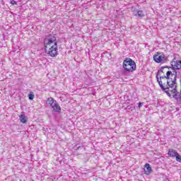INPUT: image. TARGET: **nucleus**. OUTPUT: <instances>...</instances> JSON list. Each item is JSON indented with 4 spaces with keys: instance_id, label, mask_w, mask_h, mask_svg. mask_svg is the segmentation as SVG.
Instances as JSON below:
<instances>
[{
    "instance_id": "6e6552de",
    "label": "nucleus",
    "mask_w": 181,
    "mask_h": 181,
    "mask_svg": "<svg viewBox=\"0 0 181 181\" xmlns=\"http://www.w3.org/2000/svg\"><path fill=\"white\" fill-rule=\"evenodd\" d=\"M173 70H180L181 69V61L177 60L171 62Z\"/></svg>"
},
{
    "instance_id": "ddd939ff",
    "label": "nucleus",
    "mask_w": 181,
    "mask_h": 181,
    "mask_svg": "<svg viewBox=\"0 0 181 181\" xmlns=\"http://www.w3.org/2000/svg\"><path fill=\"white\" fill-rule=\"evenodd\" d=\"M165 69H168V66H162V67L158 71V73L156 74V78L160 77V73H164V72H163V70H165Z\"/></svg>"
},
{
    "instance_id": "9b49d317",
    "label": "nucleus",
    "mask_w": 181,
    "mask_h": 181,
    "mask_svg": "<svg viewBox=\"0 0 181 181\" xmlns=\"http://www.w3.org/2000/svg\"><path fill=\"white\" fill-rule=\"evenodd\" d=\"M177 152L176 151H175L174 149L173 148H170L168 150V155L169 156H170L171 158H175L176 156L177 155Z\"/></svg>"
},
{
    "instance_id": "f257e3e1",
    "label": "nucleus",
    "mask_w": 181,
    "mask_h": 181,
    "mask_svg": "<svg viewBox=\"0 0 181 181\" xmlns=\"http://www.w3.org/2000/svg\"><path fill=\"white\" fill-rule=\"evenodd\" d=\"M177 77V72L173 71H168L166 76H160V78H156L160 88L163 91H164L168 97H172V95L169 93V90H175L177 87V83H176V78Z\"/></svg>"
},
{
    "instance_id": "7ed1b4c3",
    "label": "nucleus",
    "mask_w": 181,
    "mask_h": 181,
    "mask_svg": "<svg viewBox=\"0 0 181 181\" xmlns=\"http://www.w3.org/2000/svg\"><path fill=\"white\" fill-rule=\"evenodd\" d=\"M45 50L47 52V49L52 46L57 45V40L56 37L52 34L46 35L44 39Z\"/></svg>"
},
{
    "instance_id": "1a4fd4ad",
    "label": "nucleus",
    "mask_w": 181,
    "mask_h": 181,
    "mask_svg": "<svg viewBox=\"0 0 181 181\" xmlns=\"http://www.w3.org/2000/svg\"><path fill=\"white\" fill-rule=\"evenodd\" d=\"M144 170L145 175H151V173H152V168L151 167V165H149V163H146L144 165Z\"/></svg>"
},
{
    "instance_id": "a211bd4d",
    "label": "nucleus",
    "mask_w": 181,
    "mask_h": 181,
    "mask_svg": "<svg viewBox=\"0 0 181 181\" xmlns=\"http://www.w3.org/2000/svg\"><path fill=\"white\" fill-rule=\"evenodd\" d=\"M142 105H144V103H139V104H138L139 108H141V107H142Z\"/></svg>"
},
{
    "instance_id": "20e7f679",
    "label": "nucleus",
    "mask_w": 181,
    "mask_h": 181,
    "mask_svg": "<svg viewBox=\"0 0 181 181\" xmlns=\"http://www.w3.org/2000/svg\"><path fill=\"white\" fill-rule=\"evenodd\" d=\"M47 105L54 112H62V107L53 98H48L47 100Z\"/></svg>"
},
{
    "instance_id": "423d86ee",
    "label": "nucleus",
    "mask_w": 181,
    "mask_h": 181,
    "mask_svg": "<svg viewBox=\"0 0 181 181\" xmlns=\"http://www.w3.org/2000/svg\"><path fill=\"white\" fill-rule=\"evenodd\" d=\"M59 50L57 45L52 46V47H48V50L47 49V53L51 57H56L57 54H59V52H57Z\"/></svg>"
},
{
    "instance_id": "39448f33",
    "label": "nucleus",
    "mask_w": 181,
    "mask_h": 181,
    "mask_svg": "<svg viewBox=\"0 0 181 181\" xmlns=\"http://www.w3.org/2000/svg\"><path fill=\"white\" fill-rule=\"evenodd\" d=\"M153 60L156 63H159L160 64H165L168 62V57L165 55L163 52H157L153 56Z\"/></svg>"
},
{
    "instance_id": "2eb2a0df",
    "label": "nucleus",
    "mask_w": 181,
    "mask_h": 181,
    "mask_svg": "<svg viewBox=\"0 0 181 181\" xmlns=\"http://www.w3.org/2000/svg\"><path fill=\"white\" fill-rule=\"evenodd\" d=\"M175 158H176L177 162H181V156L180 155L179 153H177V155L175 156Z\"/></svg>"
},
{
    "instance_id": "dca6fc26",
    "label": "nucleus",
    "mask_w": 181,
    "mask_h": 181,
    "mask_svg": "<svg viewBox=\"0 0 181 181\" xmlns=\"http://www.w3.org/2000/svg\"><path fill=\"white\" fill-rule=\"evenodd\" d=\"M28 98H29V100H33V98H35V95H33V93H30V94L28 95Z\"/></svg>"
},
{
    "instance_id": "9d476101",
    "label": "nucleus",
    "mask_w": 181,
    "mask_h": 181,
    "mask_svg": "<svg viewBox=\"0 0 181 181\" xmlns=\"http://www.w3.org/2000/svg\"><path fill=\"white\" fill-rule=\"evenodd\" d=\"M134 16H138L139 18H144L145 16V13L141 10H136L134 11Z\"/></svg>"
},
{
    "instance_id": "f3484780",
    "label": "nucleus",
    "mask_w": 181,
    "mask_h": 181,
    "mask_svg": "<svg viewBox=\"0 0 181 181\" xmlns=\"http://www.w3.org/2000/svg\"><path fill=\"white\" fill-rule=\"evenodd\" d=\"M11 5H18V3L15 0H11Z\"/></svg>"
},
{
    "instance_id": "0eeeda50",
    "label": "nucleus",
    "mask_w": 181,
    "mask_h": 181,
    "mask_svg": "<svg viewBox=\"0 0 181 181\" xmlns=\"http://www.w3.org/2000/svg\"><path fill=\"white\" fill-rule=\"evenodd\" d=\"M169 93L171 94V97L175 98L177 103H181V93L177 91V87H175V90L170 89Z\"/></svg>"
},
{
    "instance_id": "f03ea898",
    "label": "nucleus",
    "mask_w": 181,
    "mask_h": 181,
    "mask_svg": "<svg viewBox=\"0 0 181 181\" xmlns=\"http://www.w3.org/2000/svg\"><path fill=\"white\" fill-rule=\"evenodd\" d=\"M123 69H124L125 71L132 73V71L136 70V64L132 59L126 58L123 62Z\"/></svg>"
},
{
    "instance_id": "4468645a",
    "label": "nucleus",
    "mask_w": 181,
    "mask_h": 181,
    "mask_svg": "<svg viewBox=\"0 0 181 181\" xmlns=\"http://www.w3.org/2000/svg\"><path fill=\"white\" fill-rule=\"evenodd\" d=\"M126 111H134L135 110V105L131 104L125 107Z\"/></svg>"
},
{
    "instance_id": "f8f14e48",
    "label": "nucleus",
    "mask_w": 181,
    "mask_h": 181,
    "mask_svg": "<svg viewBox=\"0 0 181 181\" xmlns=\"http://www.w3.org/2000/svg\"><path fill=\"white\" fill-rule=\"evenodd\" d=\"M20 121L22 124H26L28 122V117L25 115H21L19 116Z\"/></svg>"
}]
</instances>
